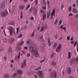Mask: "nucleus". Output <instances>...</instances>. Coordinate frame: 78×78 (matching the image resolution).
Instances as JSON below:
<instances>
[{"mask_svg":"<svg viewBox=\"0 0 78 78\" xmlns=\"http://www.w3.org/2000/svg\"><path fill=\"white\" fill-rule=\"evenodd\" d=\"M29 48L31 55L36 58H39V54L37 49L34 48V47H33V46L31 45L29 46Z\"/></svg>","mask_w":78,"mask_h":78,"instance_id":"obj_1","label":"nucleus"},{"mask_svg":"<svg viewBox=\"0 0 78 78\" xmlns=\"http://www.w3.org/2000/svg\"><path fill=\"white\" fill-rule=\"evenodd\" d=\"M9 33L10 36H12V33L14 35H16V31H15V28H14L13 27H12L11 26H9Z\"/></svg>","mask_w":78,"mask_h":78,"instance_id":"obj_2","label":"nucleus"},{"mask_svg":"<svg viewBox=\"0 0 78 78\" xmlns=\"http://www.w3.org/2000/svg\"><path fill=\"white\" fill-rule=\"evenodd\" d=\"M39 78H43L44 77V75L42 71H39L37 72Z\"/></svg>","mask_w":78,"mask_h":78,"instance_id":"obj_3","label":"nucleus"},{"mask_svg":"<svg viewBox=\"0 0 78 78\" xmlns=\"http://www.w3.org/2000/svg\"><path fill=\"white\" fill-rule=\"evenodd\" d=\"M6 0H4L0 4V8L1 9H3L4 8H5V5H6Z\"/></svg>","mask_w":78,"mask_h":78,"instance_id":"obj_4","label":"nucleus"},{"mask_svg":"<svg viewBox=\"0 0 78 78\" xmlns=\"http://www.w3.org/2000/svg\"><path fill=\"white\" fill-rule=\"evenodd\" d=\"M61 48H62V45L61 44H59L56 49V52L59 53L60 51Z\"/></svg>","mask_w":78,"mask_h":78,"instance_id":"obj_5","label":"nucleus"},{"mask_svg":"<svg viewBox=\"0 0 78 78\" xmlns=\"http://www.w3.org/2000/svg\"><path fill=\"white\" fill-rule=\"evenodd\" d=\"M26 65H27V60L24 59L23 60V62L22 63L21 68H23V67H26Z\"/></svg>","mask_w":78,"mask_h":78,"instance_id":"obj_6","label":"nucleus"},{"mask_svg":"<svg viewBox=\"0 0 78 78\" xmlns=\"http://www.w3.org/2000/svg\"><path fill=\"white\" fill-rule=\"evenodd\" d=\"M8 14V12L7 10H5V12L1 13V15L2 17H5Z\"/></svg>","mask_w":78,"mask_h":78,"instance_id":"obj_7","label":"nucleus"},{"mask_svg":"<svg viewBox=\"0 0 78 78\" xmlns=\"http://www.w3.org/2000/svg\"><path fill=\"white\" fill-rule=\"evenodd\" d=\"M66 71L68 75H70V73H71V68L70 67H69L66 68Z\"/></svg>","mask_w":78,"mask_h":78,"instance_id":"obj_8","label":"nucleus"},{"mask_svg":"<svg viewBox=\"0 0 78 78\" xmlns=\"http://www.w3.org/2000/svg\"><path fill=\"white\" fill-rule=\"evenodd\" d=\"M51 76V78H56V72H53Z\"/></svg>","mask_w":78,"mask_h":78,"instance_id":"obj_9","label":"nucleus"},{"mask_svg":"<svg viewBox=\"0 0 78 78\" xmlns=\"http://www.w3.org/2000/svg\"><path fill=\"white\" fill-rule=\"evenodd\" d=\"M60 28L61 29V30H64V32H66V27H63V26H62V25H61L60 26Z\"/></svg>","mask_w":78,"mask_h":78,"instance_id":"obj_10","label":"nucleus"},{"mask_svg":"<svg viewBox=\"0 0 78 78\" xmlns=\"http://www.w3.org/2000/svg\"><path fill=\"white\" fill-rule=\"evenodd\" d=\"M3 78H9V75L8 73L5 74L4 75Z\"/></svg>","mask_w":78,"mask_h":78,"instance_id":"obj_11","label":"nucleus"},{"mask_svg":"<svg viewBox=\"0 0 78 78\" xmlns=\"http://www.w3.org/2000/svg\"><path fill=\"white\" fill-rule=\"evenodd\" d=\"M55 15V9H53L51 16H54Z\"/></svg>","mask_w":78,"mask_h":78,"instance_id":"obj_12","label":"nucleus"},{"mask_svg":"<svg viewBox=\"0 0 78 78\" xmlns=\"http://www.w3.org/2000/svg\"><path fill=\"white\" fill-rule=\"evenodd\" d=\"M72 12L73 13H74L75 14H76L77 12H78V11L76 9H73L72 10Z\"/></svg>","mask_w":78,"mask_h":78,"instance_id":"obj_13","label":"nucleus"},{"mask_svg":"<svg viewBox=\"0 0 78 78\" xmlns=\"http://www.w3.org/2000/svg\"><path fill=\"white\" fill-rule=\"evenodd\" d=\"M33 13L34 15H36L37 14V11L36 8H34L33 9Z\"/></svg>","mask_w":78,"mask_h":78,"instance_id":"obj_14","label":"nucleus"},{"mask_svg":"<svg viewBox=\"0 0 78 78\" xmlns=\"http://www.w3.org/2000/svg\"><path fill=\"white\" fill-rule=\"evenodd\" d=\"M17 73H14L13 74V75L12 76L11 78H16V77H17Z\"/></svg>","mask_w":78,"mask_h":78,"instance_id":"obj_15","label":"nucleus"},{"mask_svg":"<svg viewBox=\"0 0 78 78\" xmlns=\"http://www.w3.org/2000/svg\"><path fill=\"white\" fill-rule=\"evenodd\" d=\"M51 64L52 66H55L56 65V62H55L54 61L52 62Z\"/></svg>","mask_w":78,"mask_h":78,"instance_id":"obj_16","label":"nucleus"},{"mask_svg":"<svg viewBox=\"0 0 78 78\" xmlns=\"http://www.w3.org/2000/svg\"><path fill=\"white\" fill-rule=\"evenodd\" d=\"M19 30H20V27H19L18 28H17L16 29V34H17L19 32Z\"/></svg>","mask_w":78,"mask_h":78,"instance_id":"obj_17","label":"nucleus"},{"mask_svg":"<svg viewBox=\"0 0 78 78\" xmlns=\"http://www.w3.org/2000/svg\"><path fill=\"white\" fill-rule=\"evenodd\" d=\"M45 18H46V14L44 13L43 15V20L44 21H45Z\"/></svg>","mask_w":78,"mask_h":78,"instance_id":"obj_18","label":"nucleus"},{"mask_svg":"<svg viewBox=\"0 0 78 78\" xmlns=\"http://www.w3.org/2000/svg\"><path fill=\"white\" fill-rule=\"evenodd\" d=\"M17 72L19 75H21L23 73V71L21 70H18Z\"/></svg>","mask_w":78,"mask_h":78,"instance_id":"obj_19","label":"nucleus"},{"mask_svg":"<svg viewBox=\"0 0 78 78\" xmlns=\"http://www.w3.org/2000/svg\"><path fill=\"white\" fill-rule=\"evenodd\" d=\"M48 43L49 47H50L51 46V43L50 40V38H48Z\"/></svg>","mask_w":78,"mask_h":78,"instance_id":"obj_20","label":"nucleus"},{"mask_svg":"<svg viewBox=\"0 0 78 78\" xmlns=\"http://www.w3.org/2000/svg\"><path fill=\"white\" fill-rule=\"evenodd\" d=\"M50 14H51V11H49L47 13V18L48 19L49 18V17H50Z\"/></svg>","mask_w":78,"mask_h":78,"instance_id":"obj_21","label":"nucleus"},{"mask_svg":"<svg viewBox=\"0 0 78 78\" xmlns=\"http://www.w3.org/2000/svg\"><path fill=\"white\" fill-rule=\"evenodd\" d=\"M68 59H70V58H71V52H69L68 53Z\"/></svg>","mask_w":78,"mask_h":78,"instance_id":"obj_22","label":"nucleus"},{"mask_svg":"<svg viewBox=\"0 0 78 78\" xmlns=\"http://www.w3.org/2000/svg\"><path fill=\"white\" fill-rule=\"evenodd\" d=\"M45 59H46V58L45 57H44V59L40 61V63H42V62H44L45 61Z\"/></svg>","mask_w":78,"mask_h":78,"instance_id":"obj_23","label":"nucleus"},{"mask_svg":"<svg viewBox=\"0 0 78 78\" xmlns=\"http://www.w3.org/2000/svg\"><path fill=\"white\" fill-rule=\"evenodd\" d=\"M27 73L28 75H32L33 74V73H34V72L33 71L30 72H27Z\"/></svg>","mask_w":78,"mask_h":78,"instance_id":"obj_24","label":"nucleus"},{"mask_svg":"<svg viewBox=\"0 0 78 78\" xmlns=\"http://www.w3.org/2000/svg\"><path fill=\"white\" fill-rule=\"evenodd\" d=\"M44 28H45V27H41V28L40 30V32H42L44 30Z\"/></svg>","mask_w":78,"mask_h":78,"instance_id":"obj_25","label":"nucleus"},{"mask_svg":"<svg viewBox=\"0 0 78 78\" xmlns=\"http://www.w3.org/2000/svg\"><path fill=\"white\" fill-rule=\"evenodd\" d=\"M24 8V6L23 5H22L20 6V10H23Z\"/></svg>","mask_w":78,"mask_h":78,"instance_id":"obj_26","label":"nucleus"},{"mask_svg":"<svg viewBox=\"0 0 78 78\" xmlns=\"http://www.w3.org/2000/svg\"><path fill=\"white\" fill-rule=\"evenodd\" d=\"M24 43V41H22L21 43H20L18 44V45H20V46H21L22 45H23V44Z\"/></svg>","mask_w":78,"mask_h":78,"instance_id":"obj_27","label":"nucleus"},{"mask_svg":"<svg viewBox=\"0 0 78 78\" xmlns=\"http://www.w3.org/2000/svg\"><path fill=\"white\" fill-rule=\"evenodd\" d=\"M58 20L57 19H56L55 20L54 23V25H57V24L58 23Z\"/></svg>","mask_w":78,"mask_h":78,"instance_id":"obj_28","label":"nucleus"},{"mask_svg":"<svg viewBox=\"0 0 78 78\" xmlns=\"http://www.w3.org/2000/svg\"><path fill=\"white\" fill-rule=\"evenodd\" d=\"M14 40H15V39L14 38H13L10 40V42L11 43H12L14 41Z\"/></svg>","mask_w":78,"mask_h":78,"instance_id":"obj_29","label":"nucleus"},{"mask_svg":"<svg viewBox=\"0 0 78 78\" xmlns=\"http://www.w3.org/2000/svg\"><path fill=\"white\" fill-rule=\"evenodd\" d=\"M75 61V59L73 58L70 61L71 63V64H73V63Z\"/></svg>","mask_w":78,"mask_h":78,"instance_id":"obj_30","label":"nucleus"},{"mask_svg":"<svg viewBox=\"0 0 78 78\" xmlns=\"http://www.w3.org/2000/svg\"><path fill=\"white\" fill-rule=\"evenodd\" d=\"M23 36V34H20L17 37V38H20L22 37V36Z\"/></svg>","mask_w":78,"mask_h":78,"instance_id":"obj_31","label":"nucleus"},{"mask_svg":"<svg viewBox=\"0 0 78 78\" xmlns=\"http://www.w3.org/2000/svg\"><path fill=\"white\" fill-rule=\"evenodd\" d=\"M23 18V13L22 12H21V15L20 16V19H22Z\"/></svg>","mask_w":78,"mask_h":78,"instance_id":"obj_32","label":"nucleus"},{"mask_svg":"<svg viewBox=\"0 0 78 78\" xmlns=\"http://www.w3.org/2000/svg\"><path fill=\"white\" fill-rule=\"evenodd\" d=\"M41 69V67H38L37 68H36V69H35V70L36 71H37V70H40Z\"/></svg>","mask_w":78,"mask_h":78,"instance_id":"obj_33","label":"nucleus"},{"mask_svg":"<svg viewBox=\"0 0 78 78\" xmlns=\"http://www.w3.org/2000/svg\"><path fill=\"white\" fill-rule=\"evenodd\" d=\"M35 33V31L34 30L33 31L32 35H31V36L32 37H34V33Z\"/></svg>","mask_w":78,"mask_h":78,"instance_id":"obj_34","label":"nucleus"},{"mask_svg":"<svg viewBox=\"0 0 78 78\" xmlns=\"http://www.w3.org/2000/svg\"><path fill=\"white\" fill-rule=\"evenodd\" d=\"M20 52L19 53V54L18 55V57H17V58L18 59L20 58Z\"/></svg>","mask_w":78,"mask_h":78,"instance_id":"obj_35","label":"nucleus"},{"mask_svg":"<svg viewBox=\"0 0 78 78\" xmlns=\"http://www.w3.org/2000/svg\"><path fill=\"white\" fill-rule=\"evenodd\" d=\"M30 7V4L28 5L27 7L25 9H28Z\"/></svg>","mask_w":78,"mask_h":78,"instance_id":"obj_36","label":"nucleus"},{"mask_svg":"<svg viewBox=\"0 0 78 78\" xmlns=\"http://www.w3.org/2000/svg\"><path fill=\"white\" fill-rule=\"evenodd\" d=\"M66 38L67 41H70V37L69 36H67Z\"/></svg>","mask_w":78,"mask_h":78,"instance_id":"obj_37","label":"nucleus"},{"mask_svg":"<svg viewBox=\"0 0 78 78\" xmlns=\"http://www.w3.org/2000/svg\"><path fill=\"white\" fill-rule=\"evenodd\" d=\"M73 16V13H71L69 14L68 15V16L69 17H71V16Z\"/></svg>","mask_w":78,"mask_h":78,"instance_id":"obj_38","label":"nucleus"},{"mask_svg":"<svg viewBox=\"0 0 78 78\" xmlns=\"http://www.w3.org/2000/svg\"><path fill=\"white\" fill-rule=\"evenodd\" d=\"M8 51L9 53H10V52H11L12 51V49H11V48H9Z\"/></svg>","mask_w":78,"mask_h":78,"instance_id":"obj_39","label":"nucleus"},{"mask_svg":"<svg viewBox=\"0 0 78 78\" xmlns=\"http://www.w3.org/2000/svg\"><path fill=\"white\" fill-rule=\"evenodd\" d=\"M77 42L76 41H75L74 44V47H75V46H76V44H77Z\"/></svg>","mask_w":78,"mask_h":78,"instance_id":"obj_40","label":"nucleus"},{"mask_svg":"<svg viewBox=\"0 0 78 78\" xmlns=\"http://www.w3.org/2000/svg\"><path fill=\"white\" fill-rule=\"evenodd\" d=\"M17 50L18 51L20 50H21V47H18L17 48Z\"/></svg>","mask_w":78,"mask_h":78,"instance_id":"obj_41","label":"nucleus"},{"mask_svg":"<svg viewBox=\"0 0 78 78\" xmlns=\"http://www.w3.org/2000/svg\"><path fill=\"white\" fill-rule=\"evenodd\" d=\"M64 5L63 4H62L61 6V9L62 10H63V8H64Z\"/></svg>","mask_w":78,"mask_h":78,"instance_id":"obj_42","label":"nucleus"},{"mask_svg":"<svg viewBox=\"0 0 78 78\" xmlns=\"http://www.w3.org/2000/svg\"><path fill=\"white\" fill-rule=\"evenodd\" d=\"M46 8L47 7H46V6H43L42 7V9H46Z\"/></svg>","mask_w":78,"mask_h":78,"instance_id":"obj_43","label":"nucleus"},{"mask_svg":"<svg viewBox=\"0 0 78 78\" xmlns=\"http://www.w3.org/2000/svg\"><path fill=\"white\" fill-rule=\"evenodd\" d=\"M14 24V21L12 22L11 23H9V25H13Z\"/></svg>","mask_w":78,"mask_h":78,"instance_id":"obj_44","label":"nucleus"},{"mask_svg":"<svg viewBox=\"0 0 78 78\" xmlns=\"http://www.w3.org/2000/svg\"><path fill=\"white\" fill-rule=\"evenodd\" d=\"M69 11L70 12L72 11V7H69Z\"/></svg>","mask_w":78,"mask_h":78,"instance_id":"obj_45","label":"nucleus"},{"mask_svg":"<svg viewBox=\"0 0 78 78\" xmlns=\"http://www.w3.org/2000/svg\"><path fill=\"white\" fill-rule=\"evenodd\" d=\"M3 32H4V34L5 35V36H7V35H6V32H5V30H3Z\"/></svg>","mask_w":78,"mask_h":78,"instance_id":"obj_46","label":"nucleus"},{"mask_svg":"<svg viewBox=\"0 0 78 78\" xmlns=\"http://www.w3.org/2000/svg\"><path fill=\"white\" fill-rule=\"evenodd\" d=\"M59 25H61L62 24V20H60L59 22Z\"/></svg>","mask_w":78,"mask_h":78,"instance_id":"obj_47","label":"nucleus"},{"mask_svg":"<svg viewBox=\"0 0 78 78\" xmlns=\"http://www.w3.org/2000/svg\"><path fill=\"white\" fill-rule=\"evenodd\" d=\"M30 53H28V54H27V56L29 58V57H30Z\"/></svg>","mask_w":78,"mask_h":78,"instance_id":"obj_48","label":"nucleus"},{"mask_svg":"<svg viewBox=\"0 0 78 78\" xmlns=\"http://www.w3.org/2000/svg\"><path fill=\"white\" fill-rule=\"evenodd\" d=\"M57 43H55V44H54V47H55V48H56V46H57Z\"/></svg>","mask_w":78,"mask_h":78,"instance_id":"obj_49","label":"nucleus"},{"mask_svg":"<svg viewBox=\"0 0 78 78\" xmlns=\"http://www.w3.org/2000/svg\"><path fill=\"white\" fill-rule=\"evenodd\" d=\"M75 60L76 61H77V62H78V56L76 57Z\"/></svg>","mask_w":78,"mask_h":78,"instance_id":"obj_50","label":"nucleus"},{"mask_svg":"<svg viewBox=\"0 0 78 78\" xmlns=\"http://www.w3.org/2000/svg\"><path fill=\"white\" fill-rule=\"evenodd\" d=\"M43 2V3L45 5H46V2H45V0H44Z\"/></svg>","mask_w":78,"mask_h":78,"instance_id":"obj_51","label":"nucleus"},{"mask_svg":"<svg viewBox=\"0 0 78 78\" xmlns=\"http://www.w3.org/2000/svg\"><path fill=\"white\" fill-rule=\"evenodd\" d=\"M47 4L48 5H50V2L48 1H47Z\"/></svg>","mask_w":78,"mask_h":78,"instance_id":"obj_52","label":"nucleus"},{"mask_svg":"<svg viewBox=\"0 0 78 78\" xmlns=\"http://www.w3.org/2000/svg\"><path fill=\"white\" fill-rule=\"evenodd\" d=\"M34 78H37V76L36 75H35L34 76Z\"/></svg>","mask_w":78,"mask_h":78,"instance_id":"obj_53","label":"nucleus"},{"mask_svg":"<svg viewBox=\"0 0 78 78\" xmlns=\"http://www.w3.org/2000/svg\"><path fill=\"white\" fill-rule=\"evenodd\" d=\"M24 49H25V50H28V48H27V47H24Z\"/></svg>","mask_w":78,"mask_h":78,"instance_id":"obj_54","label":"nucleus"},{"mask_svg":"<svg viewBox=\"0 0 78 78\" xmlns=\"http://www.w3.org/2000/svg\"><path fill=\"white\" fill-rule=\"evenodd\" d=\"M30 20H34V18L33 17H31L30 18Z\"/></svg>","mask_w":78,"mask_h":78,"instance_id":"obj_55","label":"nucleus"},{"mask_svg":"<svg viewBox=\"0 0 78 78\" xmlns=\"http://www.w3.org/2000/svg\"><path fill=\"white\" fill-rule=\"evenodd\" d=\"M54 56V54L52 53V54L51 55V58H52V57H53V56Z\"/></svg>","mask_w":78,"mask_h":78,"instance_id":"obj_56","label":"nucleus"},{"mask_svg":"<svg viewBox=\"0 0 78 78\" xmlns=\"http://www.w3.org/2000/svg\"><path fill=\"white\" fill-rule=\"evenodd\" d=\"M37 3H38V0H36V4H37Z\"/></svg>","mask_w":78,"mask_h":78,"instance_id":"obj_57","label":"nucleus"},{"mask_svg":"<svg viewBox=\"0 0 78 78\" xmlns=\"http://www.w3.org/2000/svg\"><path fill=\"white\" fill-rule=\"evenodd\" d=\"M76 6V4H75L73 5V7H75Z\"/></svg>","mask_w":78,"mask_h":78,"instance_id":"obj_58","label":"nucleus"},{"mask_svg":"<svg viewBox=\"0 0 78 78\" xmlns=\"http://www.w3.org/2000/svg\"><path fill=\"white\" fill-rule=\"evenodd\" d=\"M10 67L11 68H12L13 67V65L12 64H10Z\"/></svg>","mask_w":78,"mask_h":78,"instance_id":"obj_59","label":"nucleus"},{"mask_svg":"<svg viewBox=\"0 0 78 78\" xmlns=\"http://www.w3.org/2000/svg\"><path fill=\"white\" fill-rule=\"evenodd\" d=\"M75 17H76V18H78V14H76L75 15Z\"/></svg>","mask_w":78,"mask_h":78,"instance_id":"obj_60","label":"nucleus"},{"mask_svg":"<svg viewBox=\"0 0 78 78\" xmlns=\"http://www.w3.org/2000/svg\"><path fill=\"white\" fill-rule=\"evenodd\" d=\"M7 59V58H6V57L5 56L4 57V59L5 60H6Z\"/></svg>","mask_w":78,"mask_h":78,"instance_id":"obj_61","label":"nucleus"},{"mask_svg":"<svg viewBox=\"0 0 78 78\" xmlns=\"http://www.w3.org/2000/svg\"><path fill=\"white\" fill-rule=\"evenodd\" d=\"M27 43L28 44H30V41H27Z\"/></svg>","mask_w":78,"mask_h":78,"instance_id":"obj_62","label":"nucleus"},{"mask_svg":"<svg viewBox=\"0 0 78 78\" xmlns=\"http://www.w3.org/2000/svg\"><path fill=\"white\" fill-rule=\"evenodd\" d=\"M71 43L72 44H74V42L72 41L71 42Z\"/></svg>","mask_w":78,"mask_h":78,"instance_id":"obj_63","label":"nucleus"},{"mask_svg":"<svg viewBox=\"0 0 78 78\" xmlns=\"http://www.w3.org/2000/svg\"><path fill=\"white\" fill-rule=\"evenodd\" d=\"M40 11L41 13H43V12H44V11L42 10H41Z\"/></svg>","mask_w":78,"mask_h":78,"instance_id":"obj_64","label":"nucleus"}]
</instances>
